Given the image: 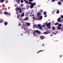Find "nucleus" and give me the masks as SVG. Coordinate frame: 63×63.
Segmentation results:
<instances>
[{"mask_svg": "<svg viewBox=\"0 0 63 63\" xmlns=\"http://www.w3.org/2000/svg\"><path fill=\"white\" fill-rule=\"evenodd\" d=\"M36 32V33H38V34H40L41 33V32L39 31H38L37 30H36V31L34 30L33 32V34L34 35V36H36V34H35V32Z\"/></svg>", "mask_w": 63, "mask_h": 63, "instance_id": "f257e3e1", "label": "nucleus"}, {"mask_svg": "<svg viewBox=\"0 0 63 63\" xmlns=\"http://www.w3.org/2000/svg\"><path fill=\"white\" fill-rule=\"evenodd\" d=\"M58 27H57V28L59 30L60 29V28H61V26H62V25L61 24H60L58 25Z\"/></svg>", "mask_w": 63, "mask_h": 63, "instance_id": "f03ea898", "label": "nucleus"}, {"mask_svg": "<svg viewBox=\"0 0 63 63\" xmlns=\"http://www.w3.org/2000/svg\"><path fill=\"white\" fill-rule=\"evenodd\" d=\"M37 26L38 27H40L39 28V29H42V26H41V25L38 24L37 25Z\"/></svg>", "mask_w": 63, "mask_h": 63, "instance_id": "7ed1b4c3", "label": "nucleus"}, {"mask_svg": "<svg viewBox=\"0 0 63 63\" xmlns=\"http://www.w3.org/2000/svg\"><path fill=\"white\" fill-rule=\"evenodd\" d=\"M30 7L31 9H32L34 7L33 4V3L31 2V5L30 6Z\"/></svg>", "mask_w": 63, "mask_h": 63, "instance_id": "20e7f679", "label": "nucleus"}, {"mask_svg": "<svg viewBox=\"0 0 63 63\" xmlns=\"http://www.w3.org/2000/svg\"><path fill=\"white\" fill-rule=\"evenodd\" d=\"M37 16L38 17H39L40 16V15H41V13L40 12L37 13Z\"/></svg>", "mask_w": 63, "mask_h": 63, "instance_id": "39448f33", "label": "nucleus"}, {"mask_svg": "<svg viewBox=\"0 0 63 63\" xmlns=\"http://www.w3.org/2000/svg\"><path fill=\"white\" fill-rule=\"evenodd\" d=\"M40 38L41 40H43V39H45V37L43 35H41L40 36Z\"/></svg>", "mask_w": 63, "mask_h": 63, "instance_id": "423d86ee", "label": "nucleus"}, {"mask_svg": "<svg viewBox=\"0 0 63 63\" xmlns=\"http://www.w3.org/2000/svg\"><path fill=\"white\" fill-rule=\"evenodd\" d=\"M57 21L58 22H60L61 21V17H59V18L58 19Z\"/></svg>", "mask_w": 63, "mask_h": 63, "instance_id": "0eeeda50", "label": "nucleus"}, {"mask_svg": "<svg viewBox=\"0 0 63 63\" xmlns=\"http://www.w3.org/2000/svg\"><path fill=\"white\" fill-rule=\"evenodd\" d=\"M26 25L27 26H29L30 25V23H29L26 22Z\"/></svg>", "mask_w": 63, "mask_h": 63, "instance_id": "6e6552de", "label": "nucleus"}, {"mask_svg": "<svg viewBox=\"0 0 63 63\" xmlns=\"http://www.w3.org/2000/svg\"><path fill=\"white\" fill-rule=\"evenodd\" d=\"M21 27L23 29H25L26 28V27H25V25H22L21 26Z\"/></svg>", "mask_w": 63, "mask_h": 63, "instance_id": "1a4fd4ad", "label": "nucleus"}, {"mask_svg": "<svg viewBox=\"0 0 63 63\" xmlns=\"http://www.w3.org/2000/svg\"><path fill=\"white\" fill-rule=\"evenodd\" d=\"M45 51V50H39L37 52V54L39 53V52H42V51Z\"/></svg>", "mask_w": 63, "mask_h": 63, "instance_id": "9d476101", "label": "nucleus"}, {"mask_svg": "<svg viewBox=\"0 0 63 63\" xmlns=\"http://www.w3.org/2000/svg\"><path fill=\"white\" fill-rule=\"evenodd\" d=\"M6 0H0V2L1 3H3L4 1H6Z\"/></svg>", "mask_w": 63, "mask_h": 63, "instance_id": "9b49d317", "label": "nucleus"}, {"mask_svg": "<svg viewBox=\"0 0 63 63\" xmlns=\"http://www.w3.org/2000/svg\"><path fill=\"white\" fill-rule=\"evenodd\" d=\"M57 3L59 5V6H61V2L59 1Z\"/></svg>", "mask_w": 63, "mask_h": 63, "instance_id": "f8f14e48", "label": "nucleus"}, {"mask_svg": "<svg viewBox=\"0 0 63 63\" xmlns=\"http://www.w3.org/2000/svg\"><path fill=\"white\" fill-rule=\"evenodd\" d=\"M8 23L7 22H4V24L5 25H7L8 24Z\"/></svg>", "mask_w": 63, "mask_h": 63, "instance_id": "ddd939ff", "label": "nucleus"}, {"mask_svg": "<svg viewBox=\"0 0 63 63\" xmlns=\"http://www.w3.org/2000/svg\"><path fill=\"white\" fill-rule=\"evenodd\" d=\"M24 16V13H22V14L21 15V17H23V16Z\"/></svg>", "mask_w": 63, "mask_h": 63, "instance_id": "4468645a", "label": "nucleus"}, {"mask_svg": "<svg viewBox=\"0 0 63 63\" xmlns=\"http://www.w3.org/2000/svg\"><path fill=\"white\" fill-rule=\"evenodd\" d=\"M28 17H26L24 19L25 20H27L29 19Z\"/></svg>", "mask_w": 63, "mask_h": 63, "instance_id": "2eb2a0df", "label": "nucleus"}, {"mask_svg": "<svg viewBox=\"0 0 63 63\" xmlns=\"http://www.w3.org/2000/svg\"><path fill=\"white\" fill-rule=\"evenodd\" d=\"M24 30L26 32H27L28 31V29L26 28L24 29Z\"/></svg>", "mask_w": 63, "mask_h": 63, "instance_id": "dca6fc26", "label": "nucleus"}, {"mask_svg": "<svg viewBox=\"0 0 63 63\" xmlns=\"http://www.w3.org/2000/svg\"><path fill=\"white\" fill-rule=\"evenodd\" d=\"M42 16H40V17L39 18V20H41L42 19Z\"/></svg>", "mask_w": 63, "mask_h": 63, "instance_id": "f3484780", "label": "nucleus"}, {"mask_svg": "<svg viewBox=\"0 0 63 63\" xmlns=\"http://www.w3.org/2000/svg\"><path fill=\"white\" fill-rule=\"evenodd\" d=\"M7 13H8V12H7L5 11L3 12V14L4 15H7Z\"/></svg>", "mask_w": 63, "mask_h": 63, "instance_id": "a211bd4d", "label": "nucleus"}, {"mask_svg": "<svg viewBox=\"0 0 63 63\" xmlns=\"http://www.w3.org/2000/svg\"><path fill=\"white\" fill-rule=\"evenodd\" d=\"M50 23H48L47 24V26H50Z\"/></svg>", "mask_w": 63, "mask_h": 63, "instance_id": "6ab92c4d", "label": "nucleus"}, {"mask_svg": "<svg viewBox=\"0 0 63 63\" xmlns=\"http://www.w3.org/2000/svg\"><path fill=\"white\" fill-rule=\"evenodd\" d=\"M3 22V20L1 19H0V23H1Z\"/></svg>", "mask_w": 63, "mask_h": 63, "instance_id": "aec40b11", "label": "nucleus"}, {"mask_svg": "<svg viewBox=\"0 0 63 63\" xmlns=\"http://www.w3.org/2000/svg\"><path fill=\"white\" fill-rule=\"evenodd\" d=\"M61 17V18H62V20H63V16L62 15H61V17Z\"/></svg>", "mask_w": 63, "mask_h": 63, "instance_id": "412c9836", "label": "nucleus"}, {"mask_svg": "<svg viewBox=\"0 0 63 63\" xmlns=\"http://www.w3.org/2000/svg\"><path fill=\"white\" fill-rule=\"evenodd\" d=\"M44 15H47V12H43Z\"/></svg>", "mask_w": 63, "mask_h": 63, "instance_id": "4be33fe9", "label": "nucleus"}, {"mask_svg": "<svg viewBox=\"0 0 63 63\" xmlns=\"http://www.w3.org/2000/svg\"><path fill=\"white\" fill-rule=\"evenodd\" d=\"M58 24H59V23H58V22H57V23H56L55 24V25H58Z\"/></svg>", "mask_w": 63, "mask_h": 63, "instance_id": "5701e85b", "label": "nucleus"}, {"mask_svg": "<svg viewBox=\"0 0 63 63\" xmlns=\"http://www.w3.org/2000/svg\"><path fill=\"white\" fill-rule=\"evenodd\" d=\"M21 9H19V12H20V13H21Z\"/></svg>", "mask_w": 63, "mask_h": 63, "instance_id": "b1692460", "label": "nucleus"}, {"mask_svg": "<svg viewBox=\"0 0 63 63\" xmlns=\"http://www.w3.org/2000/svg\"><path fill=\"white\" fill-rule=\"evenodd\" d=\"M20 2L21 3H23V0H20Z\"/></svg>", "mask_w": 63, "mask_h": 63, "instance_id": "393cba45", "label": "nucleus"}, {"mask_svg": "<svg viewBox=\"0 0 63 63\" xmlns=\"http://www.w3.org/2000/svg\"><path fill=\"white\" fill-rule=\"evenodd\" d=\"M56 13L57 14H59V10H57V11Z\"/></svg>", "mask_w": 63, "mask_h": 63, "instance_id": "a878e982", "label": "nucleus"}, {"mask_svg": "<svg viewBox=\"0 0 63 63\" xmlns=\"http://www.w3.org/2000/svg\"><path fill=\"white\" fill-rule=\"evenodd\" d=\"M33 6L34 5L35 6V5H36V3L35 2H34V4H33Z\"/></svg>", "mask_w": 63, "mask_h": 63, "instance_id": "bb28decb", "label": "nucleus"}, {"mask_svg": "<svg viewBox=\"0 0 63 63\" xmlns=\"http://www.w3.org/2000/svg\"><path fill=\"white\" fill-rule=\"evenodd\" d=\"M47 28L48 29H50V27L49 26H48L47 27Z\"/></svg>", "mask_w": 63, "mask_h": 63, "instance_id": "cd10ccee", "label": "nucleus"}, {"mask_svg": "<svg viewBox=\"0 0 63 63\" xmlns=\"http://www.w3.org/2000/svg\"><path fill=\"white\" fill-rule=\"evenodd\" d=\"M10 15V13H8L7 14V15H8L9 16Z\"/></svg>", "mask_w": 63, "mask_h": 63, "instance_id": "c85d7f7f", "label": "nucleus"}, {"mask_svg": "<svg viewBox=\"0 0 63 63\" xmlns=\"http://www.w3.org/2000/svg\"><path fill=\"white\" fill-rule=\"evenodd\" d=\"M26 4H27L28 3V1L27 0L26 1Z\"/></svg>", "mask_w": 63, "mask_h": 63, "instance_id": "c756f323", "label": "nucleus"}, {"mask_svg": "<svg viewBox=\"0 0 63 63\" xmlns=\"http://www.w3.org/2000/svg\"><path fill=\"white\" fill-rule=\"evenodd\" d=\"M23 6V4H21V7H22V6Z\"/></svg>", "mask_w": 63, "mask_h": 63, "instance_id": "7c9ffc66", "label": "nucleus"}, {"mask_svg": "<svg viewBox=\"0 0 63 63\" xmlns=\"http://www.w3.org/2000/svg\"><path fill=\"white\" fill-rule=\"evenodd\" d=\"M45 34H47L48 33H47V32H45Z\"/></svg>", "mask_w": 63, "mask_h": 63, "instance_id": "2f4dec72", "label": "nucleus"}, {"mask_svg": "<svg viewBox=\"0 0 63 63\" xmlns=\"http://www.w3.org/2000/svg\"><path fill=\"white\" fill-rule=\"evenodd\" d=\"M21 25V24L20 23L18 25V26H20Z\"/></svg>", "mask_w": 63, "mask_h": 63, "instance_id": "473e14b6", "label": "nucleus"}, {"mask_svg": "<svg viewBox=\"0 0 63 63\" xmlns=\"http://www.w3.org/2000/svg\"><path fill=\"white\" fill-rule=\"evenodd\" d=\"M60 30H61L62 31H63V29H62V28H61L60 29Z\"/></svg>", "mask_w": 63, "mask_h": 63, "instance_id": "72a5a7b5", "label": "nucleus"}, {"mask_svg": "<svg viewBox=\"0 0 63 63\" xmlns=\"http://www.w3.org/2000/svg\"><path fill=\"white\" fill-rule=\"evenodd\" d=\"M47 33H48H48H49V31H47Z\"/></svg>", "mask_w": 63, "mask_h": 63, "instance_id": "f704fd0d", "label": "nucleus"}, {"mask_svg": "<svg viewBox=\"0 0 63 63\" xmlns=\"http://www.w3.org/2000/svg\"><path fill=\"white\" fill-rule=\"evenodd\" d=\"M19 15H17V18H19Z\"/></svg>", "mask_w": 63, "mask_h": 63, "instance_id": "c9c22d12", "label": "nucleus"}, {"mask_svg": "<svg viewBox=\"0 0 63 63\" xmlns=\"http://www.w3.org/2000/svg\"><path fill=\"white\" fill-rule=\"evenodd\" d=\"M52 30H54V27H53L52 28Z\"/></svg>", "mask_w": 63, "mask_h": 63, "instance_id": "e433bc0d", "label": "nucleus"}, {"mask_svg": "<svg viewBox=\"0 0 63 63\" xmlns=\"http://www.w3.org/2000/svg\"><path fill=\"white\" fill-rule=\"evenodd\" d=\"M28 3L29 4H30L31 5V3L30 2H28Z\"/></svg>", "mask_w": 63, "mask_h": 63, "instance_id": "4c0bfd02", "label": "nucleus"}, {"mask_svg": "<svg viewBox=\"0 0 63 63\" xmlns=\"http://www.w3.org/2000/svg\"><path fill=\"white\" fill-rule=\"evenodd\" d=\"M33 19H36V18L34 17H33Z\"/></svg>", "mask_w": 63, "mask_h": 63, "instance_id": "58836bf2", "label": "nucleus"}, {"mask_svg": "<svg viewBox=\"0 0 63 63\" xmlns=\"http://www.w3.org/2000/svg\"><path fill=\"white\" fill-rule=\"evenodd\" d=\"M17 10H19V8L18 7H17Z\"/></svg>", "mask_w": 63, "mask_h": 63, "instance_id": "ea45409f", "label": "nucleus"}, {"mask_svg": "<svg viewBox=\"0 0 63 63\" xmlns=\"http://www.w3.org/2000/svg\"><path fill=\"white\" fill-rule=\"evenodd\" d=\"M0 14H1V15H2V14H3V13H2V12H0Z\"/></svg>", "mask_w": 63, "mask_h": 63, "instance_id": "a19ab883", "label": "nucleus"}, {"mask_svg": "<svg viewBox=\"0 0 63 63\" xmlns=\"http://www.w3.org/2000/svg\"><path fill=\"white\" fill-rule=\"evenodd\" d=\"M33 0H29V1L30 2H32L33 1Z\"/></svg>", "mask_w": 63, "mask_h": 63, "instance_id": "79ce46f5", "label": "nucleus"}, {"mask_svg": "<svg viewBox=\"0 0 63 63\" xmlns=\"http://www.w3.org/2000/svg\"><path fill=\"white\" fill-rule=\"evenodd\" d=\"M52 2H55V0H52Z\"/></svg>", "mask_w": 63, "mask_h": 63, "instance_id": "37998d69", "label": "nucleus"}, {"mask_svg": "<svg viewBox=\"0 0 63 63\" xmlns=\"http://www.w3.org/2000/svg\"><path fill=\"white\" fill-rule=\"evenodd\" d=\"M53 33L54 34H55V35H56V33H55V32H53Z\"/></svg>", "mask_w": 63, "mask_h": 63, "instance_id": "c03bdc74", "label": "nucleus"}, {"mask_svg": "<svg viewBox=\"0 0 63 63\" xmlns=\"http://www.w3.org/2000/svg\"><path fill=\"white\" fill-rule=\"evenodd\" d=\"M42 27H45V25H43Z\"/></svg>", "mask_w": 63, "mask_h": 63, "instance_id": "a18cd8bd", "label": "nucleus"}, {"mask_svg": "<svg viewBox=\"0 0 63 63\" xmlns=\"http://www.w3.org/2000/svg\"><path fill=\"white\" fill-rule=\"evenodd\" d=\"M32 17H34V14H32Z\"/></svg>", "mask_w": 63, "mask_h": 63, "instance_id": "49530a36", "label": "nucleus"}, {"mask_svg": "<svg viewBox=\"0 0 63 63\" xmlns=\"http://www.w3.org/2000/svg\"><path fill=\"white\" fill-rule=\"evenodd\" d=\"M18 1V3H19L20 2V0H17Z\"/></svg>", "mask_w": 63, "mask_h": 63, "instance_id": "de8ad7c7", "label": "nucleus"}, {"mask_svg": "<svg viewBox=\"0 0 63 63\" xmlns=\"http://www.w3.org/2000/svg\"><path fill=\"white\" fill-rule=\"evenodd\" d=\"M47 21L46 22V23H45V24H47Z\"/></svg>", "mask_w": 63, "mask_h": 63, "instance_id": "09e8293b", "label": "nucleus"}, {"mask_svg": "<svg viewBox=\"0 0 63 63\" xmlns=\"http://www.w3.org/2000/svg\"><path fill=\"white\" fill-rule=\"evenodd\" d=\"M16 15H18V12H17L16 13Z\"/></svg>", "mask_w": 63, "mask_h": 63, "instance_id": "8fccbe9b", "label": "nucleus"}, {"mask_svg": "<svg viewBox=\"0 0 63 63\" xmlns=\"http://www.w3.org/2000/svg\"><path fill=\"white\" fill-rule=\"evenodd\" d=\"M47 15H45L44 16V17H47Z\"/></svg>", "mask_w": 63, "mask_h": 63, "instance_id": "3c124183", "label": "nucleus"}, {"mask_svg": "<svg viewBox=\"0 0 63 63\" xmlns=\"http://www.w3.org/2000/svg\"><path fill=\"white\" fill-rule=\"evenodd\" d=\"M34 26L35 28H37V26H36V25H34Z\"/></svg>", "mask_w": 63, "mask_h": 63, "instance_id": "603ef678", "label": "nucleus"}, {"mask_svg": "<svg viewBox=\"0 0 63 63\" xmlns=\"http://www.w3.org/2000/svg\"><path fill=\"white\" fill-rule=\"evenodd\" d=\"M44 46V44H43L42 45V47H43V46Z\"/></svg>", "mask_w": 63, "mask_h": 63, "instance_id": "864d4df0", "label": "nucleus"}, {"mask_svg": "<svg viewBox=\"0 0 63 63\" xmlns=\"http://www.w3.org/2000/svg\"><path fill=\"white\" fill-rule=\"evenodd\" d=\"M27 8H29V6H28L27 7Z\"/></svg>", "mask_w": 63, "mask_h": 63, "instance_id": "5fc2aeb1", "label": "nucleus"}, {"mask_svg": "<svg viewBox=\"0 0 63 63\" xmlns=\"http://www.w3.org/2000/svg\"><path fill=\"white\" fill-rule=\"evenodd\" d=\"M62 57V55H61L60 56V57Z\"/></svg>", "mask_w": 63, "mask_h": 63, "instance_id": "6e6d98bb", "label": "nucleus"}, {"mask_svg": "<svg viewBox=\"0 0 63 63\" xmlns=\"http://www.w3.org/2000/svg\"><path fill=\"white\" fill-rule=\"evenodd\" d=\"M41 12H43V10H41Z\"/></svg>", "mask_w": 63, "mask_h": 63, "instance_id": "4d7b16f0", "label": "nucleus"}, {"mask_svg": "<svg viewBox=\"0 0 63 63\" xmlns=\"http://www.w3.org/2000/svg\"><path fill=\"white\" fill-rule=\"evenodd\" d=\"M27 0H24V1H26Z\"/></svg>", "mask_w": 63, "mask_h": 63, "instance_id": "13d9d810", "label": "nucleus"}, {"mask_svg": "<svg viewBox=\"0 0 63 63\" xmlns=\"http://www.w3.org/2000/svg\"><path fill=\"white\" fill-rule=\"evenodd\" d=\"M22 9H24V7L22 8Z\"/></svg>", "mask_w": 63, "mask_h": 63, "instance_id": "bf43d9fd", "label": "nucleus"}, {"mask_svg": "<svg viewBox=\"0 0 63 63\" xmlns=\"http://www.w3.org/2000/svg\"><path fill=\"white\" fill-rule=\"evenodd\" d=\"M19 20H21V19L20 18L19 19Z\"/></svg>", "mask_w": 63, "mask_h": 63, "instance_id": "052dcab7", "label": "nucleus"}, {"mask_svg": "<svg viewBox=\"0 0 63 63\" xmlns=\"http://www.w3.org/2000/svg\"><path fill=\"white\" fill-rule=\"evenodd\" d=\"M21 35L22 36V35H23V34H21Z\"/></svg>", "mask_w": 63, "mask_h": 63, "instance_id": "680f3d73", "label": "nucleus"}, {"mask_svg": "<svg viewBox=\"0 0 63 63\" xmlns=\"http://www.w3.org/2000/svg\"><path fill=\"white\" fill-rule=\"evenodd\" d=\"M54 12H55V10H54L53 11Z\"/></svg>", "mask_w": 63, "mask_h": 63, "instance_id": "e2e57ef3", "label": "nucleus"}, {"mask_svg": "<svg viewBox=\"0 0 63 63\" xmlns=\"http://www.w3.org/2000/svg\"><path fill=\"white\" fill-rule=\"evenodd\" d=\"M15 7H16V4L15 5Z\"/></svg>", "mask_w": 63, "mask_h": 63, "instance_id": "0e129e2a", "label": "nucleus"}, {"mask_svg": "<svg viewBox=\"0 0 63 63\" xmlns=\"http://www.w3.org/2000/svg\"><path fill=\"white\" fill-rule=\"evenodd\" d=\"M62 28L63 29V27H62Z\"/></svg>", "mask_w": 63, "mask_h": 63, "instance_id": "69168bd1", "label": "nucleus"}, {"mask_svg": "<svg viewBox=\"0 0 63 63\" xmlns=\"http://www.w3.org/2000/svg\"><path fill=\"white\" fill-rule=\"evenodd\" d=\"M62 2H63V0H62Z\"/></svg>", "mask_w": 63, "mask_h": 63, "instance_id": "338daca9", "label": "nucleus"}, {"mask_svg": "<svg viewBox=\"0 0 63 63\" xmlns=\"http://www.w3.org/2000/svg\"><path fill=\"white\" fill-rule=\"evenodd\" d=\"M48 20V21H49V20Z\"/></svg>", "mask_w": 63, "mask_h": 63, "instance_id": "774afa93", "label": "nucleus"}]
</instances>
